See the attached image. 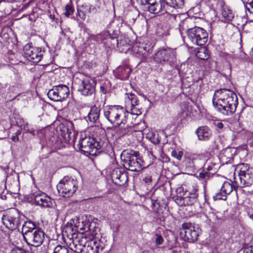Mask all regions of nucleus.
<instances>
[{"label":"nucleus","instance_id":"obj_1","mask_svg":"<svg viewBox=\"0 0 253 253\" xmlns=\"http://www.w3.org/2000/svg\"><path fill=\"white\" fill-rule=\"evenodd\" d=\"M212 104L218 112L225 116H231L236 110L238 98L230 89H220L215 92Z\"/></svg>","mask_w":253,"mask_h":253},{"label":"nucleus","instance_id":"obj_2","mask_svg":"<svg viewBox=\"0 0 253 253\" xmlns=\"http://www.w3.org/2000/svg\"><path fill=\"white\" fill-rule=\"evenodd\" d=\"M64 230L69 240V248L77 253H84V245H85L86 236L83 233H77L76 229H74L72 225L67 226Z\"/></svg>","mask_w":253,"mask_h":253},{"label":"nucleus","instance_id":"obj_3","mask_svg":"<svg viewBox=\"0 0 253 253\" xmlns=\"http://www.w3.org/2000/svg\"><path fill=\"white\" fill-rule=\"evenodd\" d=\"M187 38L192 44L202 46L208 41V34L207 31L200 27H195L187 31Z\"/></svg>","mask_w":253,"mask_h":253},{"label":"nucleus","instance_id":"obj_4","mask_svg":"<svg viewBox=\"0 0 253 253\" xmlns=\"http://www.w3.org/2000/svg\"><path fill=\"white\" fill-rule=\"evenodd\" d=\"M77 182L69 177H65L57 184V190L64 197L72 196L77 189Z\"/></svg>","mask_w":253,"mask_h":253},{"label":"nucleus","instance_id":"obj_5","mask_svg":"<svg viewBox=\"0 0 253 253\" xmlns=\"http://www.w3.org/2000/svg\"><path fill=\"white\" fill-rule=\"evenodd\" d=\"M80 150L91 156L97 155L101 147L100 143L94 140L93 137H85L80 141Z\"/></svg>","mask_w":253,"mask_h":253},{"label":"nucleus","instance_id":"obj_6","mask_svg":"<svg viewBox=\"0 0 253 253\" xmlns=\"http://www.w3.org/2000/svg\"><path fill=\"white\" fill-rule=\"evenodd\" d=\"M73 87L84 96L90 95L95 92V86L93 82L87 78L83 80L75 79L73 83Z\"/></svg>","mask_w":253,"mask_h":253},{"label":"nucleus","instance_id":"obj_7","mask_svg":"<svg viewBox=\"0 0 253 253\" xmlns=\"http://www.w3.org/2000/svg\"><path fill=\"white\" fill-rule=\"evenodd\" d=\"M137 2L153 14L165 13L166 5L163 0H137Z\"/></svg>","mask_w":253,"mask_h":253},{"label":"nucleus","instance_id":"obj_8","mask_svg":"<svg viewBox=\"0 0 253 253\" xmlns=\"http://www.w3.org/2000/svg\"><path fill=\"white\" fill-rule=\"evenodd\" d=\"M180 235L184 240L193 243L198 240L200 233L199 228L195 227L190 223H183Z\"/></svg>","mask_w":253,"mask_h":253},{"label":"nucleus","instance_id":"obj_9","mask_svg":"<svg viewBox=\"0 0 253 253\" xmlns=\"http://www.w3.org/2000/svg\"><path fill=\"white\" fill-rule=\"evenodd\" d=\"M123 108L120 106H112L104 110V116L112 124L119 126L122 124H125L122 121L120 120V117L123 113Z\"/></svg>","mask_w":253,"mask_h":253},{"label":"nucleus","instance_id":"obj_10","mask_svg":"<svg viewBox=\"0 0 253 253\" xmlns=\"http://www.w3.org/2000/svg\"><path fill=\"white\" fill-rule=\"evenodd\" d=\"M127 164L128 168L127 170L132 171H139L141 169V166L143 165V161L139 156L138 152L130 150L127 152Z\"/></svg>","mask_w":253,"mask_h":253},{"label":"nucleus","instance_id":"obj_11","mask_svg":"<svg viewBox=\"0 0 253 253\" xmlns=\"http://www.w3.org/2000/svg\"><path fill=\"white\" fill-rule=\"evenodd\" d=\"M127 105H130L131 108L129 111L127 110V119H132L135 117L134 122H131L133 126L137 125L138 122L136 121L137 116L141 114L139 109L136 106L138 105V100L136 96L131 93H127Z\"/></svg>","mask_w":253,"mask_h":253},{"label":"nucleus","instance_id":"obj_12","mask_svg":"<svg viewBox=\"0 0 253 253\" xmlns=\"http://www.w3.org/2000/svg\"><path fill=\"white\" fill-rule=\"evenodd\" d=\"M3 225L8 229H16L20 224L19 216L15 211H8L3 214L2 217Z\"/></svg>","mask_w":253,"mask_h":253},{"label":"nucleus","instance_id":"obj_13","mask_svg":"<svg viewBox=\"0 0 253 253\" xmlns=\"http://www.w3.org/2000/svg\"><path fill=\"white\" fill-rule=\"evenodd\" d=\"M44 239V233L41 229L36 230L35 232L28 234L24 240L30 246L38 247L41 246Z\"/></svg>","mask_w":253,"mask_h":253},{"label":"nucleus","instance_id":"obj_14","mask_svg":"<svg viewBox=\"0 0 253 253\" xmlns=\"http://www.w3.org/2000/svg\"><path fill=\"white\" fill-rule=\"evenodd\" d=\"M24 53L25 57L33 63H38L42 57L41 51L29 44H26L24 46Z\"/></svg>","mask_w":253,"mask_h":253},{"label":"nucleus","instance_id":"obj_15","mask_svg":"<svg viewBox=\"0 0 253 253\" xmlns=\"http://www.w3.org/2000/svg\"><path fill=\"white\" fill-rule=\"evenodd\" d=\"M174 56L173 51L169 48H161L155 53L154 60L158 63L168 62Z\"/></svg>","mask_w":253,"mask_h":253},{"label":"nucleus","instance_id":"obj_16","mask_svg":"<svg viewBox=\"0 0 253 253\" xmlns=\"http://www.w3.org/2000/svg\"><path fill=\"white\" fill-rule=\"evenodd\" d=\"M84 245V253H98L102 251L103 247L102 243L96 238L87 240L86 238Z\"/></svg>","mask_w":253,"mask_h":253},{"label":"nucleus","instance_id":"obj_17","mask_svg":"<svg viewBox=\"0 0 253 253\" xmlns=\"http://www.w3.org/2000/svg\"><path fill=\"white\" fill-rule=\"evenodd\" d=\"M35 203L37 205L43 208H49L52 205L51 199L43 192H38L33 194Z\"/></svg>","mask_w":253,"mask_h":253},{"label":"nucleus","instance_id":"obj_18","mask_svg":"<svg viewBox=\"0 0 253 253\" xmlns=\"http://www.w3.org/2000/svg\"><path fill=\"white\" fill-rule=\"evenodd\" d=\"M127 44L129 45L132 44L130 51L134 54L136 56L141 59L145 58L149 51V48H148L146 46H144L142 43L136 42L132 43V42L129 41Z\"/></svg>","mask_w":253,"mask_h":253},{"label":"nucleus","instance_id":"obj_19","mask_svg":"<svg viewBox=\"0 0 253 253\" xmlns=\"http://www.w3.org/2000/svg\"><path fill=\"white\" fill-rule=\"evenodd\" d=\"M184 0H171L165 4V13L167 16L175 17L174 14H169L170 12H173V9L181 8L184 3Z\"/></svg>","mask_w":253,"mask_h":253},{"label":"nucleus","instance_id":"obj_20","mask_svg":"<svg viewBox=\"0 0 253 253\" xmlns=\"http://www.w3.org/2000/svg\"><path fill=\"white\" fill-rule=\"evenodd\" d=\"M119 169H114L111 174V178L113 182L118 185H122L126 182V173H122Z\"/></svg>","mask_w":253,"mask_h":253},{"label":"nucleus","instance_id":"obj_21","mask_svg":"<svg viewBox=\"0 0 253 253\" xmlns=\"http://www.w3.org/2000/svg\"><path fill=\"white\" fill-rule=\"evenodd\" d=\"M100 108L95 105L90 108L87 116L88 120L92 123H96L99 121Z\"/></svg>","mask_w":253,"mask_h":253},{"label":"nucleus","instance_id":"obj_22","mask_svg":"<svg viewBox=\"0 0 253 253\" xmlns=\"http://www.w3.org/2000/svg\"><path fill=\"white\" fill-rule=\"evenodd\" d=\"M196 133L200 140H208L211 135V130L206 126L199 127L197 129Z\"/></svg>","mask_w":253,"mask_h":253},{"label":"nucleus","instance_id":"obj_23","mask_svg":"<svg viewBox=\"0 0 253 253\" xmlns=\"http://www.w3.org/2000/svg\"><path fill=\"white\" fill-rule=\"evenodd\" d=\"M38 229L33 222L31 221L25 222L22 229V232L24 239L28 237V234L35 232V231Z\"/></svg>","mask_w":253,"mask_h":253},{"label":"nucleus","instance_id":"obj_24","mask_svg":"<svg viewBox=\"0 0 253 253\" xmlns=\"http://www.w3.org/2000/svg\"><path fill=\"white\" fill-rule=\"evenodd\" d=\"M241 184L243 187L250 186L253 183V174L252 171L239 175Z\"/></svg>","mask_w":253,"mask_h":253},{"label":"nucleus","instance_id":"obj_25","mask_svg":"<svg viewBox=\"0 0 253 253\" xmlns=\"http://www.w3.org/2000/svg\"><path fill=\"white\" fill-rule=\"evenodd\" d=\"M60 101H62L68 97L69 95V89L67 86L64 84H59L57 85Z\"/></svg>","mask_w":253,"mask_h":253},{"label":"nucleus","instance_id":"obj_26","mask_svg":"<svg viewBox=\"0 0 253 253\" xmlns=\"http://www.w3.org/2000/svg\"><path fill=\"white\" fill-rule=\"evenodd\" d=\"M193 167L195 168H199L205 163V158L203 155H194L192 157Z\"/></svg>","mask_w":253,"mask_h":253},{"label":"nucleus","instance_id":"obj_27","mask_svg":"<svg viewBox=\"0 0 253 253\" xmlns=\"http://www.w3.org/2000/svg\"><path fill=\"white\" fill-rule=\"evenodd\" d=\"M47 95L49 98L54 101H60V98L58 91L57 86H54L51 89H50Z\"/></svg>","mask_w":253,"mask_h":253},{"label":"nucleus","instance_id":"obj_28","mask_svg":"<svg viewBox=\"0 0 253 253\" xmlns=\"http://www.w3.org/2000/svg\"><path fill=\"white\" fill-rule=\"evenodd\" d=\"M236 170L238 171L239 176L240 175V174H243L244 173H248L251 171L250 169L249 165L245 163L238 164L236 167Z\"/></svg>","mask_w":253,"mask_h":253},{"label":"nucleus","instance_id":"obj_29","mask_svg":"<svg viewBox=\"0 0 253 253\" xmlns=\"http://www.w3.org/2000/svg\"><path fill=\"white\" fill-rule=\"evenodd\" d=\"M127 11V15L130 19L129 20L131 19L132 22H133L139 15L138 10L136 9L134 5H132L131 6L129 7V9Z\"/></svg>","mask_w":253,"mask_h":253},{"label":"nucleus","instance_id":"obj_30","mask_svg":"<svg viewBox=\"0 0 253 253\" xmlns=\"http://www.w3.org/2000/svg\"><path fill=\"white\" fill-rule=\"evenodd\" d=\"M92 226L91 223L89 221H82L81 223L79 222L77 227L81 231H84L85 233L88 232V231L91 229V227Z\"/></svg>","mask_w":253,"mask_h":253},{"label":"nucleus","instance_id":"obj_31","mask_svg":"<svg viewBox=\"0 0 253 253\" xmlns=\"http://www.w3.org/2000/svg\"><path fill=\"white\" fill-rule=\"evenodd\" d=\"M233 190V185L229 182H224L221 188V191L226 195H229Z\"/></svg>","mask_w":253,"mask_h":253},{"label":"nucleus","instance_id":"obj_32","mask_svg":"<svg viewBox=\"0 0 253 253\" xmlns=\"http://www.w3.org/2000/svg\"><path fill=\"white\" fill-rule=\"evenodd\" d=\"M196 56L201 60H206L209 59L210 55L206 49L201 48L196 53Z\"/></svg>","mask_w":253,"mask_h":253},{"label":"nucleus","instance_id":"obj_33","mask_svg":"<svg viewBox=\"0 0 253 253\" xmlns=\"http://www.w3.org/2000/svg\"><path fill=\"white\" fill-rule=\"evenodd\" d=\"M21 91V85L19 84H14L9 86L8 93L10 94H19Z\"/></svg>","mask_w":253,"mask_h":253},{"label":"nucleus","instance_id":"obj_34","mask_svg":"<svg viewBox=\"0 0 253 253\" xmlns=\"http://www.w3.org/2000/svg\"><path fill=\"white\" fill-rule=\"evenodd\" d=\"M205 215L210 221L214 220L216 219V213L215 210L211 207L206 209Z\"/></svg>","mask_w":253,"mask_h":253},{"label":"nucleus","instance_id":"obj_35","mask_svg":"<svg viewBox=\"0 0 253 253\" xmlns=\"http://www.w3.org/2000/svg\"><path fill=\"white\" fill-rule=\"evenodd\" d=\"M221 14L228 20H231L234 17L232 11L226 6L223 7Z\"/></svg>","mask_w":253,"mask_h":253},{"label":"nucleus","instance_id":"obj_36","mask_svg":"<svg viewBox=\"0 0 253 253\" xmlns=\"http://www.w3.org/2000/svg\"><path fill=\"white\" fill-rule=\"evenodd\" d=\"M52 253H69V250L65 246L58 245L54 248Z\"/></svg>","mask_w":253,"mask_h":253},{"label":"nucleus","instance_id":"obj_37","mask_svg":"<svg viewBox=\"0 0 253 253\" xmlns=\"http://www.w3.org/2000/svg\"><path fill=\"white\" fill-rule=\"evenodd\" d=\"M182 113L185 116L190 115L191 111V106L186 102H184L182 106Z\"/></svg>","mask_w":253,"mask_h":253},{"label":"nucleus","instance_id":"obj_38","mask_svg":"<svg viewBox=\"0 0 253 253\" xmlns=\"http://www.w3.org/2000/svg\"><path fill=\"white\" fill-rule=\"evenodd\" d=\"M131 131V134L127 133V135H128L129 136H130V135L132 136H135L136 141H137L138 142L141 141L142 140V139L143 138V134L141 130H138V131L134 130V131Z\"/></svg>","mask_w":253,"mask_h":253},{"label":"nucleus","instance_id":"obj_39","mask_svg":"<svg viewBox=\"0 0 253 253\" xmlns=\"http://www.w3.org/2000/svg\"><path fill=\"white\" fill-rule=\"evenodd\" d=\"M117 73L120 79L125 80L126 78V69L124 67H119L117 70Z\"/></svg>","mask_w":253,"mask_h":253},{"label":"nucleus","instance_id":"obj_40","mask_svg":"<svg viewBox=\"0 0 253 253\" xmlns=\"http://www.w3.org/2000/svg\"><path fill=\"white\" fill-rule=\"evenodd\" d=\"M193 190L194 191V193H190L188 197L185 198V199H189L191 204L196 202L198 196V194L197 193V190L196 189H193Z\"/></svg>","mask_w":253,"mask_h":253},{"label":"nucleus","instance_id":"obj_41","mask_svg":"<svg viewBox=\"0 0 253 253\" xmlns=\"http://www.w3.org/2000/svg\"><path fill=\"white\" fill-rule=\"evenodd\" d=\"M213 198L214 200H226L227 198V195L220 191L219 192L216 193L215 195L213 196Z\"/></svg>","mask_w":253,"mask_h":253},{"label":"nucleus","instance_id":"obj_42","mask_svg":"<svg viewBox=\"0 0 253 253\" xmlns=\"http://www.w3.org/2000/svg\"><path fill=\"white\" fill-rule=\"evenodd\" d=\"M74 9L71 4L66 5L65 7V15L66 17H69L70 15L74 13Z\"/></svg>","mask_w":253,"mask_h":253},{"label":"nucleus","instance_id":"obj_43","mask_svg":"<svg viewBox=\"0 0 253 253\" xmlns=\"http://www.w3.org/2000/svg\"><path fill=\"white\" fill-rule=\"evenodd\" d=\"M150 134L151 136L150 137V139L152 143L154 144H158L160 143V139L157 133H152Z\"/></svg>","mask_w":253,"mask_h":253},{"label":"nucleus","instance_id":"obj_44","mask_svg":"<svg viewBox=\"0 0 253 253\" xmlns=\"http://www.w3.org/2000/svg\"><path fill=\"white\" fill-rule=\"evenodd\" d=\"M91 225L92 226L91 227V229L88 231V232H89L92 237L95 236L99 231V228L96 227L94 223H91Z\"/></svg>","mask_w":253,"mask_h":253},{"label":"nucleus","instance_id":"obj_45","mask_svg":"<svg viewBox=\"0 0 253 253\" xmlns=\"http://www.w3.org/2000/svg\"><path fill=\"white\" fill-rule=\"evenodd\" d=\"M92 129L93 130L94 135L96 136H98V132L99 133H104L105 132V130L103 129H102V127L99 126H95L94 127H92Z\"/></svg>","mask_w":253,"mask_h":253},{"label":"nucleus","instance_id":"obj_46","mask_svg":"<svg viewBox=\"0 0 253 253\" xmlns=\"http://www.w3.org/2000/svg\"><path fill=\"white\" fill-rule=\"evenodd\" d=\"M155 242L157 245H160L163 243L164 240L161 235L157 234L155 235Z\"/></svg>","mask_w":253,"mask_h":253},{"label":"nucleus","instance_id":"obj_47","mask_svg":"<svg viewBox=\"0 0 253 253\" xmlns=\"http://www.w3.org/2000/svg\"><path fill=\"white\" fill-rule=\"evenodd\" d=\"M10 253H28L21 248H20L18 247H15L11 250V252Z\"/></svg>","mask_w":253,"mask_h":253},{"label":"nucleus","instance_id":"obj_48","mask_svg":"<svg viewBox=\"0 0 253 253\" xmlns=\"http://www.w3.org/2000/svg\"><path fill=\"white\" fill-rule=\"evenodd\" d=\"M172 156L175 158H176L177 160H180L182 156V153L181 152H179L177 153L175 151H173L172 152Z\"/></svg>","mask_w":253,"mask_h":253},{"label":"nucleus","instance_id":"obj_49","mask_svg":"<svg viewBox=\"0 0 253 253\" xmlns=\"http://www.w3.org/2000/svg\"><path fill=\"white\" fill-rule=\"evenodd\" d=\"M243 253H253V246L245 248Z\"/></svg>","mask_w":253,"mask_h":253},{"label":"nucleus","instance_id":"obj_50","mask_svg":"<svg viewBox=\"0 0 253 253\" xmlns=\"http://www.w3.org/2000/svg\"><path fill=\"white\" fill-rule=\"evenodd\" d=\"M246 9L250 13V16H252L253 14V2L250 5H246Z\"/></svg>","mask_w":253,"mask_h":253},{"label":"nucleus","instance_id":"obj_51","mask_svg":"<svg viewBox=\"0 0 253 253\" xmlns=\"http://www.w3.org/2000/svg\"><path fill=\"white\" fill-rule=\"evenodd\" d=\"M199 177L201 179L207 180V177L206 175V171L203 170L202 172L199 173Z\"/></svg>","mask_w":253,"mask_h":253},{"label":"nucleus","instance_id":"obj_52","mask_svg":"<svg viewBox=\"0 0 253 253\" xmlns=\"http://www.w3.org/2000/svg\"><path fill=\"white\" fill-rule=\"evenodd\" d=\"M144 181L147 184H149L152 181L151 176L148 175L143 179Z\"/></svg>","mask_w":253,"mask_h":253},{"label":"nucleus","instance_id":"obj_53","mask_svg":"<svg viewBox=\"0 0 253 253\" xmlns=\"http://www.w3.org/2000/svg\"><path fill=\"white\" fill-rule=\"evenodd\" d=\"M125 150H124V151L122 152V154H121V160L123 161V158H124V163L122 164V165H123V166L125 169H126V166H125V163H126V162H125Z\"/></svg>","mask_w":253,"mask_h":253},{"label":"nucleus","instance_id":"obj_54","mask_svg":"<svg viewBox=\"0 0 253 253\" xmlns=\"http://www.w3.org/2000/svg\"><path fill=\"white\" fill-rule=\"evenodd\" d=\"M253 2V0H244V3L246 7V5H250Z\"/></svg>","mask_w":253,"mask_h":253},{"label":"nucleus","instance_id":"obj_55","mask_svg":"<svg viewBox=\"0 0 253 253\" xmlns=\"http://www.w3.org/2000/svg\"><path fill=\"white\" fill-rule=\"evenodd\" d=\"M100 89L101 91L103 93L106 94L107 93V89L103 85H101L100 87Z\"/></svg>","mask_w":253,"mask_h":253},{"label":"nucleus","instance_id":"obj_56","mask_svg":"<svg viewBox=\"0 0 253 253\" xmlns=\"http://www.w3.org/2000/svg\"><path fill=\"white\" fill-rule=\"evenodd\" d=\"M216 126H217V128H218L219 129H222L223 126H224V125L221 122H218L216 124Z\"/></svg>","mask_w":253,"mask_h":253},{"label":"nucleus","instance_id":"obj_57","mask_svg":"<svg viewBox=\"0 0 253 253\" xmlns=\"http://www.w3.org/2000/svg\"><path fill=\"white\" fill-rule=\"evenodd\" d=\"M23 128L25 131L31 132L29 129L28 125L27 124L23 125Z\"/></svg>","mask_w":253,"mask_h":253},{"label":"nucleus","instance_id":"obj_58","mask_svg":"<svg viewBox=\"0 0 253 253\" xmlns=\"http://www.w3.org/2000/svg\"><path fill=\"white\" fill-rule=\"evenodd\" d=\"M206 175L207 179H208L210 177H211V176L213 175V173H211L210 172L206 171Z\"/></svg>","mask_w":253,"mask_h":253},{"label":"nucleus","instance_id":"obj_59","mask_svg":"<svg viewBox=\"0 0 253 253\" xmlns=\"http://www.w3.org/2000/svg\"><path fill=\"white\" fill-rule=\"evenodd\" d=\"M11 139H12L13 141H14V142H16V141H18L19 138H18V136H17V135H14V136H12L11 137Z\"/></svg>","mask_w":253,"mask_h":253},{"label":"nucleus","instance_id":"obj_60","mask_svg":"<svg viewBox=\"0 0 253 253\" xmlns=\"http://www.w3.org/2000/svg\"><path fill=\"white\" fill-rule=\"evenodd\" d=\"M247 16L248 17V18L251 21H253V13L252 16H250V13H249V14H247Z\"/></svg>","mask_w":253,"mask_h":253},{"label":"nucleus","instance_id":"obj_61","mask_svg":"<svg viewBox=\"0 0 253 253\" xmlns=\"http://www.w3.org/2000/svg\"><path fill=\"white\" fill-rule=\"evenodd\" d=\"M213 169V166H208L207 168H206V169L208 170V171H211V170H212Z\"/></svg>","mask_w":253,"mask_h":253},{"label":"nucleus","instance_id":"obj_62","mask_svg":"<svg viewBox=\"0 0 253 253\" xmlns=\"http://www.w3.org/2000/svg\"><path fill=\"white\" fill-rule=\"evenodd\" d=\"M131 5H134L135 1L137 2V0H130Z\"/></svg>","mask_w":253,"mask_h":253},{"label":"nucleus","instance_id":"obj_63","mask_svg":"<svg viewBox=\"0 0 253 253\" xmlns=\"http://www.w3.org/2000/svg\"><path fill=\"white\" fill-rule=\"evenodd\" d=\"M169 1H171V0H163V2L165 3V4H167Z\"/></svg>","mask_w":253,"mask_h":253},{"label":"nucleus","instance_id":"obj_64","mask_svg":"<svg viewBox=\"0 0 253 253\" xmlns=\"http://www.w3.org/2000/svg\"><path fill=\"white\" fill-rule=\"evenodd\" d=\"M21 133V131L20 130H18L16 133V135L18 136L19 134Z\"/></svg>","mask_w":253,"mask_h":253}]
</instances>
